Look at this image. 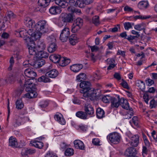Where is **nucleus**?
Returning <instances> with one entry per match:
<instances>
[{"mask_svg":"<svg viewBox=\"0 0 157 157\" xmlns=\"http://www.w3.org/2000/svg\"><path fill=\"white\" fill-rule=\"evenodd\" d=\"M22 80H21V82L22 83L24 81L25 83L24 84V87L25 88V90L27 92H29L25 94V96L29 98H34L37 96L36 93L33 91V89H35V86L34 84L32 82V80L30 79H28L26 81L23 79L24 78V76H21Z\"/></svg>","mask_w":157,"mask_h":157,"instance_id":"obj_1","label":"nucleus"},{"mask_svg":"<svg viewBox=\"0 0 157 157\" xmlns=\"http://www.w3.org/2000/svg\"><path fill=\"white\" fill-rule=\"evenodd\" d=\"M58 72L56 69H52L46 72L45 75L42 76L39 78L38 81L39 82H50V79L48 77L55 78L58 75Z\"/></svg>","mask_w":157,"mask_h":157,"instance_id":"obj_2","label":"nucleus"},{"mask_svg":"<svg viewBox=\"0 0 157 157\" xmlns=\"http://www.w3.org/2000/svg\"><path fill=\"white\" fill-rule=\"evenodd\" d=\"M120 105L124 109L128 110L127 115L128 117H126L125 118L129 119L131 118L132 117L134 113L132 108H130L128 101L122 98L120 99Z\"/></svg>","mask_w":157,"mask_h":157,"instance_id":"obj_3","label":"nucleus"},{"mask_svg":"<svg viewBox=\"0 0 157 157\" xmlns=\"http://www.w3.org/2000/svg\"><path fill=\"white\" fill-rule=\"evenodd\" d=\"M35 29L41 33H44L48 31V25L45 20H40L38 21L35 25Z\"/></svg>","mask_w":157,"mask_h":157,"instance_id":"obj_4","label":"nucleus"},{"mask_svg":"<svg viewBox=\"0 0 157 157\" xmlns=\"http://www.w3.org/2000/svg\"><path fill=\"white\" fill-rule=\"evenodd\" d=\"M127 136L131 140L129 143L130 145L133 147H137L139 142V136L137 135H133L130 132L127 133Z\"/></svg>","mask_w":157,"mask_h":157,"instance_id":"obj_5","label":"nucleus"},{"mask_svg":"<svg viewBox=\"0 0 157 157\" xmlns=\"http://www.w3.org/2000/svg\"><path fill=\"white\" fill-rule=\"evenodd\" d=\"M49 42H50L48 48V50L49 52L52 53L55 51L57 47L56 44V39L53 36H51L48 38Z\"/></svg>","mask_w":157,"mask_h":157,"instance_id":"obj_6","label":"nucleus"},{"mask_svg":"<svg viewBox=\"0 0 157 157\" xmlns=\"http://www.w3.org/2000/svg\"><path fill=\"white\" fill-rule=\"evenodd\" d=\"M107 137L111 143L117 144L120 141L121 136L119 133L114 132L109 135Z\"/></svg>","mask_w":157,"mask_h":157,"instance_id":"obj_7","label":"nucleus"},{"mask_svg":"<svg viewBox=\"0 0 157 157\" xmlns=\"http://www.w3.org/2000/svg\"><path fill=\"white\" fill-rule=\"evenodd\" d=\"M70 35V30L67 27H65L61 31L60 36V40L62 42H65L67 40Z\"/></svg>","mask_w":157,"mask_h":157,"instance_id":"obj_8","label":"nucleus"},{"mask_svg":"<svg viewBox=\"0 0 157 157\" xmlns=\"http://www.w3.org/2000/svg\"><path fill=\"white\" fill-rule=\"evenodd\" d=\"M27 42L29 54L31 55L36 56V57L38 52L36 47H35V42L33 40H30V42L27 41Z\"/></svg>","mask_w":157,"mask_h":157,"instance_id":"obj_9","label":"nucleus"},{"mask_svg":"<svg viewBox=\"0 0 157 157\" xmlns=\"http://www.w3.org/2000/svg\"><path fill=\"white\" fill-rule=\"evenodd\" d=\"M29 120V119L28 117L22 118L18 116H16L13 120L15 124L13 125L15 127H17L21 124H24L26 121Z\"/></svg>","mask_w":157,"mask_h":157,"instance_id":"obj_10","label":"nucleus"},{"mask_svg":"<svg viewBox=\"0 0 157 157\" xmlns=\"http://www.w3.org/2000/svg\"><path fill=\"white\" fill-rule=\"evenodd\" d=\"M29 35L31 36L30 38L29 39L28 42H30V40H33L34 42L35 40L39 39L43 33H41L40 32L33 31V29H29Z\"/></svg>","mask_w":157,"mask_h":157,"instance_id":"obj_11","label":"nucleus"},{"mask_svg":"<svg viewBox=\"0 0 157 157\" xmlns=\"http://www.w3.org/2000/svg\"><path fill=\"white\" fill-rule=\"evenodd\" d=\"M81 93L83 94V97L82 98L84 99L86 101L89 99L91 100L92 96L94 94L93 90H80Z\"/></svg>","mask_w":157,"mask_h":157,"instance_id":"obj_12","label":"nucleus"},{"mask_svg":"<svg viewBox=\"0 0 157 157\" xmlns=\"http://www.w3.org/2000/svg\"><path fill=\"white\" fill-rule=\"evenodd\" d=\"M24 22L25 25L29 28V29H35L36 24L35 22L30 18L27 17L25 18Z\"/></svg>","mask_w":157,"mask_h":157,"instance_id":"obj_13","label":"nucleus"},{"mask_svg":"<svg viewBox=\"0 0 157 157\" xmlns=\"http://www.w3.org/2000/svg\"><path fill=\"white\" fill-rule=\"evenodd\" d=\"M137 153L136 150L135 148L130 147L126 150L124 155L127 157H131L136 156Z\"/></svg>","mask_w":157,"mask_h":157,"instance_id":"obj_14","label":"nucleus"},{"mask_svg":"<svg viewBox=\"0 0 157 157\" xmlns=\"http://www.w3.org/2000/svg\"><path fill=\"white\" fill-rule=\"evenodd\" d=\"M84 111L87 115H90L92 116L94 113V110L93 107L90 104H85Z\"/></svg>","mask_w":157,"mask_h":157,"instance_id":"obj_15","label":"nucleus"},{"mask_svg":"<svg viewBox=\"0 0 157 157\" xmlns=\"http://www.w3.org/2000/svg\"><path fill=\"white\" fill-rule=\"evenodd\" d=\"M25 76L29 78L33 79L36 76V74L33 70L31 68H28L26 69L25 71Z\"/></svg>","mask_w":157,"mask_h":157,"instance_id":"obj_16","label":"nucleus"},{"mask_svg":"<svg viewBox=\"0 0 157 157\" xmlns=\"http://www.w3.org/2000/svg\"><path fill=\"white\" fill-rule=\"evenodd\" d=\"M120 99L118 96L117 98L112 97L111 101V107L112 108H118L120 105Z\"/></svg>","mask_w":157,"mask_h":157,"instance_id":"obj_17","label":"nucleus"},{"mask_svg":"<svg viewBox=\"0 0 157 157\" xmlns=\"http://www.w3.org/2000/svg\"><path fill=\"white\" fill-rule=\"evenodd\" d=\"M64 14H63L62 13H61L59 18L57 22V25L60 27L66 25L67 23L65 18Z\"/></svg>","mask_w":157,"mask_h":157,"instance_id":"obj_18","label":"nucleus"},{"mask_svg":"<svg viewBox=\"0 0 157 157\" xmlns=\"http://www.w3.org/2000/svg\"><path fill=\"white\" fill-rule=\"evenodd\" d=\"M90 83L88 81H82L79 85L80 87L82 89V90H93L90 88Z\"/></svg>","mask_w":157,"mask_h":157,"instance_id":"obj_19","label":"nucleus"},{"mask_svg":"<svg viewBox=\"0 0 157 157\" xmlns=\"http://www.w3.org/2000/svg\"><path fill=\"white\" fill-rule=\"evenodd\" d=\"M54 117L56 120L61 124H65L66 123L65 120L63 117L62 115L60 113H57L55 115Z\"/></svg>","mask_w":157,"mask_h":157,"instance_id":"obj_20","label":"nucleus"},{"mask_svg":"<svg viewBox=\"0 0 157 157\" xmlns=\"http://www.w3.org/2000/svg\"><path fill=\"white\" fill-rule=\"evenodd\" d=\"M83 67V65L80 64H75L70 67L71 71L75 73L79 71Z\"/></svg>","mask_w":157,"mask_h":157,"instance_id":"obj_21","label":"nucleus"},{"mask_svg":"<svg viewBox=\"0 0 157 157\" xmlns=\"http://www.w3.org/2000/svg\"><path fill=\"white\" fill-rule=\"evenodd\" d=\"M50 13L52 15H56L60 13L61 10V9L57 6H52L49 10Z\"/></svg>","mask_w":157,"mask_h":157,"instance_id":"obj_22","label":"nucleus"},{"mask_svg":"<svg viewBox=\"0 0 157 157\" xmlns=\"http://www.w3.org/2000/svg\"><path fill=\"white\" fill-rule=\"evenodd\" d=\"M74 145L76 148L84 150L85 146L83 142L79 140H76L74 141Z\"/></svg>","mask_w":157,"mask_h":157,"instance_id":"obj_23","label":"nucleus"},{"mask_svg":"<svg viewBox=\"0 0 157 157\" xmlns=\"http://www.w3.org/2000/svg\"><path fill=\"white\" fill-rule=\"evenodd\" d=\"M18 143L17 139L13 136H11L9 139V145L12 147H17Z\"/></svg>","mask_w":157,"mask_h":157,"instance_id":"obj_24","label":"nucleus"},{"mask_svg":"<svg viewBox=\"0 0 157 157\" xmlns=\"http://www.w3.org/2000/svg\"><path fill=\"white\" fill-rule=\"evenodd\" d=\"M16 35L20 37H24L28 36V34L29 35V29L27 31L25 29H23L22 30H17L16 31Z\"/></svg>","mask_w":157,"mask_h":157,"instance_id":"obj_25","label":"nucleus"},{"mask_svg":"<svg viewBox=\"0 0 157 157\" xmlns=\"http://www.w3.org/2000/svg\"><path fill=\"white\" fill-rule=\"evenodd\" d=\"M149 3L147 1H142L140 2L138 4V7L141 10H144L147 8Z\"/></svg>","mask_w":157,"mask_h":157,"instance_id":"obj_26","label":"nucleus"},{"mask_svg":"<svg viewBox=\"0 0 157 157\" xmlns=\"http://www.w3.org/2000/svg\"><path fill=\"white\" fill-rule=\"evenodd\" d=\"M46 47L45 43L43 41H39L38 43L36 48L37 49V52H40V51H43Z\"/></svg>","mask_w":157,"mask_h":157,"instance_id":"obj_27","label":"nucleus"},{"mask_svg":"<svg viewBox=\"0 0 157 157\" xmlns=\"http://www.w3.org/2000/svg\"><path fill=\"white\" fill-rule=\"evenodd\" d=\"M61 57L60 55L56 54L52 55L49 57L50 59L54 63H59Z\"/></svg>","mask_w":157,"mask_h":157,"instance_id":"obj_28","label":"nucleus"},{"mask_svg":"<svg viewBox=\"0 0 157 157\" xmlns=\"http://www.w3.org/2000/svg\"><path fill=\"white\" fill-rule=\"evenodd\" d=\"M70 62V59L62 57L61 58V59H60L59 63L60 66L62 67H64L69 64Z\"/></svg>","mask_w":157,"mask_h":157,"instance_id":"obj_29","label":"nucleus"},{"mask_svg":"<svg viewBox=\"0 0 157 157\" xmlns=\"http://www.w3.org/2000/svg\"><path fill=\"white\" fill-rule=\"evenodd\" d=\"M49 2V0H39L38 4L40 8H44L48 5Z\"/></svg>","mask_w":157,"mask_h":157,"instance_id":"obj_30","label":"nucleus"},{"mask_svg":"<svg viewBox=\"0 0 157 157\" xmlns=\"http://www.w3.org/2000/svg\"><path fill=\"white\" fill-rule=\"evenodd\" d=\"M55 2L63 8H65L67 5V3L65 0H55Z\"/></svg>","mask_w":157,"mask_h":157,"instance_id":"obj_31","label":"nucleus"},{"mask_svg":"<svg viewBox=\"0 0 157 157\" xmlns=\"http://www.w3.org/2000/svg\"><path fill=\"white\" fill-rule=\"evenodd\" d=\"M49 56V54L43 51L38 52L36 57L38 58H47Z\"/></svg>","mask_w":157,"mask_h":157,"instance_id":"obj_32","label":"nucleus"},{"mask_svg":"<svg viewBox=\"0 0 157 157\" xmlns=\"http://www.w3.org/2000/svg\"><path fill=\"white\" fill-rule=\"evenodd\" d=\"M136 85L142 91H144L145 89L144 83L141 80H137L136 82Z\"/></svg>","mask_w":157,"mask_h":157,"instance_id":"obj_33","label":"nucleus"},{"mask_svg":"<svg viewBox=\"0 0 157 157\" xmlns=\"http://www.w3.org/2000/svg\"><path fill=\"white\" fill-rule=\"evenodd\" d=\"M45 63V61L43 59L39 60L36 61L34 64L33 66L36 68H39L42 67Z\"/></svg>","mask_w":157,"mask_h":157,"instance_id":"obj_34","label":"nucleus"},{"mask_svg":"<svg viewBox=\"0 0 157 157\" xmlns=\"http://www.w3.org/2000/svg\"><path fill=\"white\" fill-rule=\"evenodd\" d=\"M96 115L98 118H101L105 116V112L103 109L98 108L96 110Z\"/></svg>","mask_w":157,"mask_h":157,"instance_id":"obj_35","label":"nucleus"},{"mask_svg":"<svg viewBox=\"0 0 157 157\" xmlns=\"http://www.w3.org/2000/svg\"><path fill=\"white\" fill-rule=\"evenodd\" d=\"M78 38L76 35L73 34L69 38V41L70 43L73 45H75L78 42Z\"/></svg>","mask_w":157,"mask_h":157,"instance_id":"obj_36","label":"nucleus"},{"mask_svg":"<svg viewBox=\"0 0 157 157\" xmlns=\"http://www.w3.org/2000/svg\"><path fill=\"white\" fill-rule=\"evenodd\" d=\"M76 116L82 119H87V115L85 112L82 111H78L76 113Z\"/></svg>","mask_w":157,"mask_h":157,"instance_id":"obj_37","label":"nucleus"},{"mask_svg":"<svg viewBox=\"0 0 157 157\" xmlns=\"http://www.w3.org/2000/svg\"><path fill=\"white\" fill-rule=\"evenodd\" d=\"M31 144L33 146L40 149L42 148L44 146L43 143L40 141H33Z\"/></svg>","mask_w":157,"mask_h":157,"instance_id":"obj_38","label":"nucleus"},{"mask_svg":"<svg viewBox=\"0 0 157 157\" xmlns=\"http://www.w3.org/2000/svg\"><path fill=\"white\" fill-rule=\"evenodd\" d=\"M62 13L65 14H64L65 18L67 23L71 22L74 19V17L72 14H67L66 13Z\"/></svg>","mask_w":157,"mask_h":157,"instance_id":"obj_39","label":"nucleus"},{"mask_svg":"<svg viewBox=\"0 0 157 157\" xmlns=\"http://www.w3.org/2000/svg\"><path fill=\"white\" fill-rule=\"evenodd\" d=\"M86 78V75L83 73H82L77 76L76 80L78 82H81L85 79Z\"/></svg>","mask_w":157,"mask_h":157,"instance_id":"obj_40","label":"nucleus"},{"mask_svg":"<svg viewBox=\"0 0 157 157\" xmlns=\"http://www.w3.org/2000/svg\"><path fill=\"white\" fill-rule=\"evenodd\" d=\"M112 97L109 95H106L103 96L101 98L102 101L105 103H108L111 101Z\"/></svg>","mask_w":157,"mask_h":157,"instance_id":"obj_41","label":"nucleus"},{"mask_svg":"<svg viewBox=\"0 0 157 157\" xmlns=\"http://www.w3.org/2000/svg\"><path fill=\"white\" fill-rule=\"evenodd\" d=\"M75 6H78L81 8H82L85 7V4L84 0H77L75 2Z\"/></svg>","mask_w":157,"mask_h":157,"instance_id":"obj_42","label":"nucleus"},{"mask_svg":"<svg viewBox=\"0 0 157 157\" xmlns=\"http://www.w3.org/2000/svg\"><path fill=\"white\" fill-rule=\"evenodd\" d=\"M74 23L80 27L81 28L83 24V20L81 18H78L76 19Z\"/></svg>","mask_w":157,"mask_h":157,"instance_id":"obj_43","label":"nucleus"},{"mask_svg":"<svg viewBox=\"0 0 157 157\" xmlns=\"http://www.w3.org/2000/svg\"><path fill=\"white\" fill-rule=\"evenodd\" d=\"M16 108L18 109H21L23 107L24 104L21 100H18L16 102Z\"/></svg>","mask_w":157,"mask_h":157,"instance_id":"obj_44","label":"nucleus"},{"mask_svg":"<svg viewBox=\"0 0 157 157\" xmlns=\"http://www.w3.org/2000/svg\"><path fill=\"white\" fill-rule=\"evenodd\" d=\"M74 151L73 149L68 148L66 149L65 152V154L67 156H71L74 154Z\"/></svg>","mask_w":157,"mask_h":157,"instance_id":"obj_45","label":"nucleus"},{"mask_svg":"<svg viewBox=\"0 0 157 157\" xmlns=\"http://www.w3.org/2000/svg\"><path fill=\"white\" fill-rule=\"evenodd\" d=\"M93 23L95 25H98L100 24L99 17L98 16H95L93 17L92 20Z\"/></svg>","mask_w":157,"mask_h":157,"instance_id":"obj_46","label":"nucleus"},{"mask_svg":"<svg viewBox=\"0 0 157 157\" xmlns=\"http://www.w3.org/2000/svg\"><path fill=\"white\" fill-rule=\"evenodd\" d=\"M134 25V23H131L129 22H126L124 24V28L126 30H128L132 28V25Z\"/></svg>","mask_w":157,"mask_h":157,"instance_id":"obj_47","label":"nucleus"},{"mask_svg":"<svg viewBox=\"0 0 157 157\" xmlns=\"http://www.w3.org/2000/svg\"><path fill=\"white\" fill-rule=\"evenodd\" d=\"M81 28L73 23L71 26V31L73 33H75L78 32Z\"/></svg>","mask_w":157,"mask_h":157,"instance_id":"obj_48","label":"nucleus"},{"mask_svg":"<svg viewBox=\"0 0 157 157\" xmlns=\"http://www.w3.org/2000/svg\"><path fill=\"white\" fill-rule=\"evenodd\" d=\"M134 28L138 31H141L144 29V25L143 23L137 24L134 26Z\"/></svg>","mask_w":157,"mask_h":157,"instance_id":"obj_49","label":"nucleus"},{"mask_svg":"<svg viewBox=\"0 0 157 157\" xmlns=\"http://www.w3.org/2000/svg\"><path fill=\"white\" fill-rule=\"evenodd\" d=\"M75 128L77 129H80L83 131H86V127L83 124L79 125H75Z\"/></svg>","mask_w":157,"mask_h":157,"instance_id":"obj_50","label":"nucleus"},{"mask_svg":"<svg viewBox=\"0 0 157 157\" xmlns=\"http://www.w3.org/2000/svg\"><path fill=\"white\" fill-rule=\"evenodd\" d=\"M16 17L15 15H14L12 11H9L7 13V17L10 19H13L15 18Z\"/></svg>","mask_w":157,"mask_h":157,"instance_id":"obj_51","label":"nucleus"},{"mask_svg":"<svg viewBox=\"0 0 157 157\" xmlns=\"http://www.w3.org/2000/svg\"><path fill=\"white\" fill-rule=\"evenodd\" d=\"M157 104V102L154 100H152L150 102V107L151 108H155Z\"/></svg>","mask_w":157,"mask_h":157,"instance_id":"obj_52","label":"nucleus"},{"mask_svg":"<svg viewBox=\"0 0 157 157\" xmlns=\"http://www.w3.org/2000/svg\"><path fill=\"white\" fill-rule=\"evenodd\" d=\"M92 143L95 145H100L99 143L100 141L98 138H94L93 139Z\"/></svg>","mask_w":157,"mask_h":157,"instance_id":"obj_53","label":"nucleus"},{"mask_svg":"<svg viewBox=\"0 0 157 157\" xmlns=\"http://www.w3.org/2000/svg\"><path fill=\"white\" fill-rule=\"evenodd\" d=\"M90 48L91 51L92 52H97L99 49V48L95 45L93 46H90Z\"/></svg>","mask_w":157,"mask_h":157,"instance_id":"obj_54","label":"nucleus"},{"mask_svg":"<svg viewBox=\"0 0 157 157\" xmlns=\"http://www.w3.org/2000/svg\"><path fill=\"white\" fill-rule=\"evenodd\" d=\"M45 157H57V156L53 152L49 151L45 155Z\"/></svg>","mask_w":157,"mask_h":157,"instance_id":"obj_55","label":"nucleus"},{"mask_svg":"<svg viewBox=\"0 0 157 157\" xmlns=\"http://www.w3.org/2000/svg\"><path fill=\"white\" fill-rule=\"evenodd\" d=\"M146 84L148 86H151L154 83V81L150 78H147L146 80Z\"/></svg>","mask_w":157,"mask_h":157,"instance_id":"obj_56","label":"nucleus"},{"mask_svg":"<svg viewBox=\"0 0 157 157\" xmlns=\"http://www.w3.org/2000/svg\"><path fill=\"white\" fill-rule=\"evenodd\" d=\"M121 84L124 88L127 89H129V87L128 83L126 82L123 81L121 83Z\"/></svg>","mask_w":157,"mask_h":157,"instance_id":"obj_57","label":"nucleus"},{"mask_svg":"<svg viewBox=\"0 0 157 157\" xmlns=\"http://www.w3.org/2000/svg\"><path fill=\"white\" fill-rule=\"evenodd\" d=\"M143 98L145 102L147 104H148L149 101V96L147 94H144L143 95Z\"/></svg>","mask_w":157,"mask_h":157,"instance_id":"obj_58","label":"nucleus"},{"mask_svg":"<svg viewBox=\"0 0 157 157\" xmlns=\"http://www.w3.org/2000/svg\"><path fill=\"white\" fill-rule=\"evenodd\" d=\"M133 123L136 126L138 125V121L136 117H134L132 119Z\"/></svg>","mask_w":157,"mask_h":157,"instance_id":"obj_59","label":"nucleus"},{"mask_svg":"<svg viewBox=\"0 0 157 157\" xmlns=\"http://www.w3.org/2000/svg\"><path fill=\"white\" fill-rule=\"evenodd\" d=\"M21 154L22 155H27L28 154V149L26 148H24L22 149L21 152Z\"/></svg>","mask_w":157,"mask_h":157,"instance_id":"obj_60","label":"nucleus"},{"mask_svg":"<svg viewBox=\"0 0 157 157\" xmlns=\"http://www.w3.org/2000/svg\"><path fill=\"white\" fill-rule=\"evenodd\" d=\"M124 10L125 11L128 12H131L133 11L132 8L128 6H125L124 7Z\"/></svg>","mask_w":157,"mask_h":157,"instance_id":"obj_61","label":"nucleus"},{"mask_svg":"<svg viewBox=\"0 0 157 157\" xmlns=\"http://www.w3.org/2000/svg\"><path fill=\"white\" fill-rule=\"evenodd\" d=\"M156 91L157 93V91H156V89L154 87H151L149 88L148 90V92L150 93H154Z\"/></svg>","mask_w":157,"mask_h":157,"instance_id":"obj_62","label":"nucleus"},{"mask_svg":"<svg viewBox=\"0 0 157 157\" xmlns=\"http://www.w3.org/2000/svg\"><path fill=\"white\" fill-rule=\"evenodd\" d=\"M106 61L109 64H113L115 62L114 59L113 58L108 59L106 60Z\"/></svg>","mask_w":157,"mask_h":157,"instance_id":"obj_63","label":"nucleus"},{"mask_svg":"<svg viewBox=\"0 0 157 157\" xmlns=\"http://www.w3.org/2000/svg\"><path fill=\"white\" fill-rule=\"evenodd\" d=\"M114 77L117 79V80H120L121 79V77L120 74L117 73H116L114 75Z\"/></svg>","mask_w":157,"mask_h":157,"instance_id":"obj_64","label":"nucleus"}]
</instances>
